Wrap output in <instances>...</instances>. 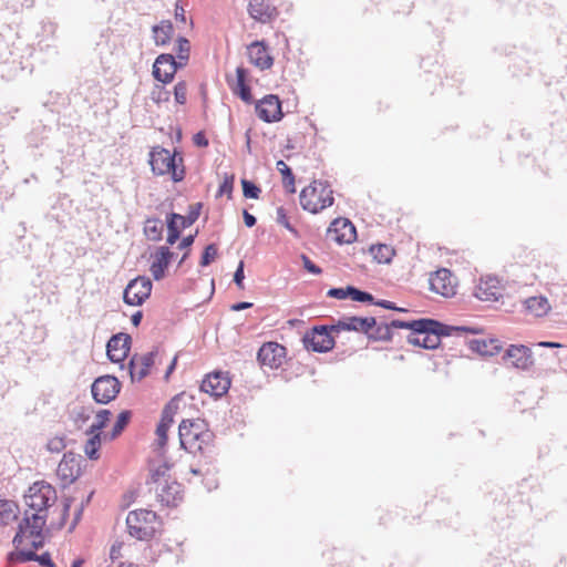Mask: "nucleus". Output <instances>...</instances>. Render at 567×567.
Masks as SVG:
<instances>
[{"mask_svg": "<svg viewBox=\"0 0 567 567\" xmlns=\"http://www.w3.org/2000/svg\"><path fill=\"white\" fill-rule=\"evenodd\" d=\"M197 236V231L195 234H189L181 239V241L177 244V249L179 250H189V248L193 246L195 238Z\"/></svg>", "mask_w": 567, "mask_h": 567, "instance_id": "64", "label": "nucleus"}, {"mask_svg": "<svg viewBox=\"0 0 567 567\" xmlns=\"http://www.w3.org/2000/svg\"><path fill=\"white\" fill-rule=\"evenodd\" d=\"M202 209H203V203L198 202V203L192 204L188 207V213L186 216L188 217V219L193 220V223L195 224L200 216Z\"/></svg>", "mask_w": 567, "mask_h": 567, "instance_id": "62", "label": "nucleus"}, {"mask_svg": "<svg viewBox=\"0 0 567 567\" xmlns=\"http://www.w3.org/2000/svg\"><path fill=\"white\" fill-rule=\"evenodd\" d=\"M213 437V432H210L209 430H204V427L202 426L200 429H197L196 432H194L193 442L194 444L198 443L196 447L198 451H203V446L209 444Z\"/></svg>", "mask_w": 567, "mask_h": 567, "instance_id": "49", "label": "nucleus"}, {"mask_svg": "<svg viewBox=\"0 0 567 567\" xmlns=\"http://www.w3.org/2000/svg\"><path fill=\"white\" fill-rule=\"evenodd\" d=\"M158 355V348L154 347L151 351L140 357L141 369L137 371V377L133 378V383L140 382L150 375L155 360Z\"/></svg>", "mask_w": 567, "mask_h": 567, "instance_id": "29", "label": "nucleus"}, {"mask_svg": "<svg viewBox=\"0 0 567 567\" xmlns=\"http://www.w3.org/2000/svg\"><path fill=\"white\" fill-rule=\"evenodd\" d=\"M256 115L265 123H277L285 116L278 95L267 94L255 103Z\"/></svg>", "mask_w": 567, "mask_h": 567, "instance_id": "10", "label": "nucleus"}, {"mask_svg": "<svg viewBox=\"0 0 567 567\" xmlns=\"http://www.w3.org/2000/svg\"><path fill=\"white\" fill-rule=\"evenodd\" d=\"M370 305L377 306V307H380V308H383L386 310L401 312V313L409 311L406 308L396 306V303L393 301L385 300V299H377L374 296H373V300H372V302H370Z\"/></svg>", "mask_w": 567, "mask_h": 567, "instance_id": "54", "label": "nucleus"}, {"mask_svg": "<svg viewBox=\"0 0 567 567\" xmlns=\"http://www.w3.org/2000/svg\"><path fill=\"white\" fill-rule=\"evenodd\" d=\"M166 473L163 467H156L151 470L150 477L146 480V485L157 484L162 478H165Z\"/></svg>", "mask_w": 567, "mask_h": 567, "instance_id": "60", "label": "nucleus"}, {"mask_svg": "<svg viewBox=\"0 0 567 567\" xmlns=\"http://www.w3.org/2000/svg\"><path fill=\"white\" fill-rule=\"evenodd\" d=\"M127 530L132 537H135L138 540H150L155 536V533H156L154 527L141 526V525L131 527Z\"/></svg>", "mask_w": 567, "mask_h": 567, "instance_id": "45", "label": "nucleus"}, {"mask_svg": "<svg viewBox=\"0 0 567 567\" xmlns=\"http://www.w3.org/2000/svg\"><path fill=\"white\" fill-rule=\"evenodd\" d=\"M369 252L378 264H390L394 256V249L385 244L371 245Z\"/></svg>", "mask_w": 567, "mask_h": 567, "instance_id": "32", "label": "nucleus"}, {"mask_svg": "<svg viewBox=\"0 0 567 567\" xmlns=\"http://www.w3.org/2000/svg\"><path fill=\"white\" fill-rule=\"evenodd\" d=\"M25 504L35 513L47 512L56 499L55 488L44 482H34L24 495Z\"/></svg>", "mask_w": 567, "mask_h": 567, "instance_id": "5", "label": "nucleus"}, {"mask_svg": "<svg viewBox=\"0 0 567 567\" xmlns=\"http://www.w3.org/2000/svg\"><path fill=\"white\" fill-rule=\"evenodd\" d=\"M276 167L282 176V185L288 194L296 193L295 175L290 166H288L282 159L276 163Z\"/></svg>", "mask_w": 567, "mask_h": 567, "instance_id": "35", "label": "nucleus"}, {"mask_svg": "<svg viewBox=\"0 0 567 567\" xmlns=\"http://www.w3.org/2000/svg\"><path fill=\"white\" fill-rule=\"evenodd\" d=\"M175 56L181 60H185V58H189L190 55V42L184 35H178L176 38V45L174 48Z\"/></svg>", "mask_w": 567, "mask_h": 567, "instance_id": "46", "label": "nucleus"}, {"mask_svg": "<svg viewBox=\"0 0 567 567\" xmlns=\"http://www.w3.org/2000/svg\"><path fill=\"white\" fill-rule=\"evenodd\" d=\"M503 360L523 370H527L534 363L532 350L524 344H511L506 349Z\"/></svg>", "mask_w": 567, "mask_h": 567, "instance_id": "19", "label": "nucleus"}, {"mask_svg": "<svg viewBox=\"0 0 567 567\" xmlns=\"http://www.w3.org/2000/svg\"><path fill=\"white\" fill-rule=\"evenodd\" d=\"M231 380L227 372L215 370L205 375L200 383V391L214 399L223 398L230 389Z\"/></svg>", "mask_w": 567, "mask_h": 567, "instance_id": "12", "label": "nucleus"}, {"mask_svg": "<svg viewBox=\"0 0 567 567\" xmlns=\"http://www.w3.org/2000/svg\"><path fill=\"white\" fill-rule=\"evenodd\" d=\"M525 311L535 316L543 317L550 310V305L545 296H533L523 301Z\"/></svg>", "mask_w": 567, "mask_h": 567, "instance_id": "27", "label": "nucleus"}, {"mask_svg": "<svg viewBox=\"0 0 567 567\" xmlns=\"http://www.w3.org/2000/svg\"><path fill=\"white\" fill-rule=\"evenodd\" d=\"M89 436L84 445V453L89 460L96 461L100 458L101 434L95 433Z\"/></svg>", "mask_w": 567, "mask_h": 567, "instance_id": "39", "label": "nucleus"}, {"mask_svg": "<svg viewBox=\"0 0 567 567\" xmlns=\"http://www.w3.org/2000/svg\"><path fill=\"white\" fill-rule=\"evenodd\" d=\"M174 100L176 104L184 105L187 101V82L178 81L173 89Z\"/></svg>", "mask_w": 567, "mask_h": 567, "instance_id": "51", "label": "nucleus"}, {"mask_svg": "<svg viewBox=\"0 0 567 567\" xmlns=\"http://www.w3.org/2000/svg\"><path fill=\"white\" fill-rule=\"evenodd\" d=\"M423 323V317L412 320H403V319H392L388 322L390 329L393 331L394 329H406L410 330V333H413L415 329H419Z\"/></svg>", "mask_w": 567, "mask_h": 567, "instance_id": "41", "label": "nucleus"}, {"mask_svg": "<svg viewBox=\"0 0 567 567\" xmlns=\"http://www.w3.org/2000/svg\"><path fill=\"white\" fill-rule=\"evenodd\" d=\"M248 60L261 71L274 65V56L269 53L268 43L265 40H255L247 47Z\"/></svg>", "mask_w": 567, "mask_h": 567, "instance_id": "15", "label": "nucleus"}, {"mask_svg": "<svg viewBox=\"0 0 567 567\" xmlns=\"http://www.w3.org/2000/svg\"><path fill=\"white\" fill-rule=\"evenodd\" d=\"M453 279L454 276L450 269L440 268L430 278V288L432 291L440 293L441 296H453L455 295Z\"/></svg>", "mask_w": 567, "mask_h": 567, "instance_id": "20", "label": "nucleus"}, {"mask_svg": "<svg viewBox=\"0 0 567 567\" xmlns=\"http://www.w3.org/2000/svg\"><path fill=\"white\" fill-rule=\"evenodd\" d=\"M148 164L155 176L169 175L173 183H181L185 179L184 157L177 148L171 153L163 146H153L148 153Z\"/></svg>", "mask_w": 567, "mask_h": 567, "instance_id": "1", "label": "nucleus"}, {"mask_svg": "<svg viewBox=\"0 0 567 567\" xmlns=\"http://www.w3.org/2000/svg\"><path fill=\"white\" fill-rule=\"evenodd\" d=\"M375 327V318L374 317H361V316H343L339 318L331 328H334V332L341 331H353L360 332L367 336L369 339V334Z\"/></svg>", "mask_w": 567, "mask_h": 567, "instance_id": "13", "label": "nucleus"}, {"mask_svg": "<svg viewBox=\"0 0 567 567\" xmlns=\"http://www.w3.org/2000/svg\"><path fill=\"white\" fill-rule=\"evenodd\" d=\"M132 416L133 413L131 410H122L117 414L116 420L112 426V430L109 432V439L115 440L116 437H118L130 424Z\"/></svg>", "mask_w": 567, "mask_h": 567, "instance_id": "34", "label": "nucleus"}, {"mask_svg": "<svg viewBox=\"0 0 567 567\" xmlns=\"http://www.w3.org/2000/svg\"><path fill=\"white\" fill-rule=\"evenodd\" d=\"M122 390L121 381L113 374H103L91 384L92 399L97 404H109L117 398Z\"/></svg>", "mask_w": 567, "mask_h": 567, "instance_id": "6", "label": "nucleus"}, {"mask_svg": "<svg viewBox=\"0 0 567 567\" xmlns=\"http://www.w3.org/2000/svg\"><path fill=\"white\" fill-rule=\"evenodd\" d=\"M333 190L327 181H313L299 195L302 209L318 214L334 203Z\"/></svg>", "mask_w": 567, "mask_h": 567, "instance_id": "2", "label": "nucleus"}, {"mask_svg": "<svg viewBox=\"0 0 567 567\" xmlns=\"http://www.w3.org/2000/svg\"><path fill=\"white\" fill-rule=\"evenodd\" d=\"M18 505L13 501L0 499V523L7 524L9 520L16 519L17 514L14 511Z\"/></svg>", "mask_w": 567, "mask_h": 567, "instance_id": "40", "label": "nucleus"}, {"mask_svg": "<svg viewBox=\"0 0 567 567\" xmlns=\"http://www.w3.org/2000/svg\"><path fill=\"white\" fill-rule=\"evenodd\" d=\"M182 484L177 481L168 482L165 480V484L156 493L157 501L166 507H175L183 499Z\"/></svg>", "mask_w": 567, "mask_h": 567, "instance_id": "22", "label": "nucleus"}, {"mask_svg": "<svg viewBox=\"0 0 567 567\" xmlns=\"http://www.w3.org/2000/svg\"><path fill=\"white\" fill-rule=\"evenodd\" d=\"M202 424L189 419H185L179 423L178 426V437L181 447L185 451H190V447L194 445L193 435L197 429H200Z\"/></svg>", "mask_w": 567, "mask_h": 567, "instance_id": "26", "label": "nucleus"}, {"mask_svg": "<svg viewBox=\"0 0 567 567\" xmlns=\"http://www.w3.org/2000/svg\"><path fill=\"white\" fill-rule=\"evenodd\" d=\"M18 555V561L19 563H28V561H34L37 553L33 549L29 548H20L17 549Z\"/></svg>", "mask_w": 567, "mask_h": 567, "instance_id": "58", "label": "nucleus"}, {"mask_svg": "<svg viewBox=\"0 0 567 567\" xmlns=\"http://www.w3.org/2000/svg\"><path fill=\"white\" fill-rule=\"evenodd\" d=\"M277 218H276V221L281 225L282 227H285L295 238H300V233L299 230L290 223L289 218H288V215H287V210L285 209V207L282 206H279L277 207Z\"/></svg>", "mask_w": 567, "mask_h": 567, "instance_id": "44", "label": "nucleus"}, {"mask_svg": "<svg viewBox=\"0 0 567 567\" xmlns=\"http://www.w3.org/2000/svg\"><path fill=\"white\" fill-rule=\"evenodd\" d=\"M227 83L230 86L233 93L238 96L244 103L252 104L255 103L251 87L248 82H234L229 78H227Z\"/></svg>", "mask_w": 567, "mask_h": 567, "instance_id": "33", "label": "nucleus"}, {"mask_svg": "<svg viewBox=\"0 0 567 567\" xmlns=\"http://www.w3.org/2000/svg\"><path fill=\"white\" fill-rule=\"evenodd\" d=\"M287 349L277 342H266L257 351V361L261 367L278 369L282 364Z\"/></svg>", "mask_w": 567, "mask_h": 567, "instance_id": "14", "label": "nucleus"}, {"mask_svg": "<svg viewBox=\"0 0 567 567\" xmlns=\"http://www.w3.org/2000/svg\"><path fill=\"white\" fill-rule=\"evenodd\" d=\"M85 462L83 456L73 452L64 453L59 463L56 475L63 482L62 488H66L73 484L82 474V463Z\"/></svg>", "mask_w": 567, "mask_h": 567, "instance_id": "8", "label": "nucleus"}, {"mask_svg": "<svg viewBox=\"0 0 567 567\" xmlns=\"http://www.w3.org/2000/svg\"><path fill=\"white\" fill-rule=\"evenodd\" d=\"M189 58L181 60L172 53H161L156 56L152 75L155 81L162 84H169L174 81L176 73L188 64Z\"/></svg>", "mask_w": 567, "mask_h": 567, "instance_id": "3", "label": "nucleus"}, {"mask_svg": "<svg viewBox=\"0 0 567 567\" xmlns=\"http://www.w3.org/2000/svg\"><path fill=\"white\" fill-rule=\"evenodd\" d=\"M132 346V337L126 332H117L111 336L106 342V357L112 363L120 364L124 369V360L127 358Z\"/></svg>", "mask_w": 567, "mask_h": 567, "instance_id": "9", "label": "nucleus"}, {"mask_svg": "<svg viewBox=\"0 0 567 567\" xmlns=\"http://www.w3.org/2000/svg\"><path fill=\"white\" fill-rule=\"evenodd\" d=\"M393 337H394V332L390 329L388 322L378 323L375 321V327L369 334V340L391 342L393 340Z\"/></svg>", "mask_w": 567, "mask_h": 567, "instance_id": "36", "label": "nucleus"}, {"mask_svg": "<svg viewBox=\"0 0 567 567\" xmlns=\"http://www.w3.org/2000/svg\"><path fill=\"white\" fill-rule=\"evenodd\" d=\"M174 420L165 419L161 415L159 422L156 425L157 445L158 449L164 450L168 442V431Z\"/></svg>", "mask_w": 567, "mask_h": 567, "instance_id": "38", "label": "nucleus"}, {"mask_svg": "<svg viewBox=\"0 0 567 567\" xmlns=\"http://www.w3.org/2000/svg\"><path fill=\"white\" fill-rule=\"evenodd\" d=\"M218 256V247L216 244L212 243L205 246L200 259H199V266L200 267H207L209 266Z\"/></svg>", "mask_w": 567, "mask_h": 567, "instance_id": "47", "label": "nucleus"}, {"mask_svg": "<svg viewBox=\"0 0 567 567\" xmlns=\"http://www.w3.org/2000/svg\"><path fill=\"white\" fill-rule=\"evenodd\" d=\"M333 331L334 328H331V324L313 326L302 336L305 349L317 353H327L331 351L336 346V340L331 336V332Z\"/></svg>", "mask_w": 567, "mask_h": 567, "instance_id": "4", "label": "nucleus"}, {"mask_svg": "<svg viewBox=\"0 0 567 567\" xmlns=\"http://www.w3.org/2000/svg\"><path fill=\"white\" fill-rule=\"evenodd\" d=\"M300 259L302 261V267L306 271L312 275H321L322 268L315 264L306 254L300 255Z\"/></svg>", "mask_w": 567, "mask_h": 567, "instance_id": "56", "label": "nucleus"}, {"mask_svg": "<svg viewBox=\"0 0 567 567\" xmlns=\"http://www.w3.org/2000/svg\"><path fill=\"white\" fill-rule=\"evenodd\" d=\"M112 416V412L107 409H102L96 413V421L90 425V427L85 431L86 435L95 434L102 432L110 422Z\"/></svg>", "mask_w": 567, "mask_h": 567, "instance_id": "37", "label": "nucleus"}, {"mask_svg": "<svg viewBox=\"0 0 567 567\" xmlns=\"http://www.w3.org/2000/svg\"><path fill=\"white\" fill-rule=\"evenodd\" d=\"M243 195L247 199H258L261 194V187L257 185L254 181L248 178L240 179Z\"/></svg>", "mask_w": 567, "mask_h": 567, "instance_id": "43", "label": "nucleus"}, {"mask_svg": "<svg viewBox=\"0 0 567 567\" xmlns=\"http://www.w3.org/2000/svg\"><path fill=\"white\" fill-rule=\"evenodd\" d=\"M162 83L155 84L151 92V100L156 104L168 102L171 99V92Z\"/></svg>", "mask_w": 567, "mask_h": 567, "instance_id": "50", "label": "nucleus"}, {"mask_svg": "<svg viewBox=\"0 0 567 567\" xmlns=\"http://www.w3.org/2000/svg\"><path fill=\"white\" fill-rule=\"evenodd\" d=\"M34 557V561L39 563V565H41L42 567H56L49 551L37 554Z\"/></svg>", "mask_w": 567, "mask_h": 567, "instance_id": "61", "label": "nucleus"}, {"mask_svg": "<svg viewBox=\"0 0 567 567\" xmlns=\"http://www.w3.org/2000/svg\"><path fill=\"white\" fill-rule=\"evenodd\" d=\"M138 363H140V357L137 353L132 355L126 364L124 363V369L127 370L132 382H133V378L137 377L136 367Z\"/></svg>", "mask_w": 567, "mask_h": 567, "instance_id": "59", "label": "nucleus"}, {"mask_svg": "<svg viewBox=\"0 0 567 567\" xmlns=\"http://www.w3.org/2000/svg\"><path fill=\"white\" fill-rule=\"evenodd\" d=\"M235 184V175L234 174H225L223 181L220 182L216 197L227 195L228 198H231V194L234 190Z\"/></svg>", "mask_w": 567, "mask_h": 567, "instance_id": "48", "label": "nucleus"}, {"mask_svg": "<svg viewBox=\"0 0 567 567\" xmlns=\"http://www.w3.org/2000/svg\"><path fill=\"white\" fill-rule=\"evenodd\" d=\"M244 280H245V262L243 260H240L237 265L235 272H234L233 281L238 288L243 289Z\"/></svg>", "mask_w": 567, "mask_h": 567, "instance_id": "57", "label": "nucleus"}, {"mask_svg": "<svg viewBox=\"0 0 567 567\" xmlns=\"http://www.w3.org/2000/svg\"><path fill=\"white\" fill-rule=\"evenodd\" d=\"M175 29L171 20H162L152 27L153 39L156 47H166L171 43Z\"/></svg>", "mask_w": 567, "mask_h": 567, "instance_id": "25", "label": "nucleus"}, {"mask_svg": "<svg viewBox=\"0 0 567 567\" xmlns=\"http://www.w3.org/2000/svg\"><path fill=\"white\" fill-rule=\"evenodd\" d=\"M247 10L250 18L260 23L270 22L277 14V10L266 3L265 0H250Z\"/></svg>", "mask_w": 567, "mask_h": 567, "instance_id": "23", "label": "nucleus"}, {"mask_svg": "<svg viewBox=\"0 0 567 567\" xmlns=\"http://www.w3.org/2000/svg\"><path fill=\"white\" fill-rule=\"evenodd\" d=\"M175 257L176 254L172 251L168 246H159L156 248L153 255V261L150 266V271L154 280L161 281L166 277L167 270Z\"/></svg>", "mask_w": 567, "mask_h": 567, "instance_id": "17", "label": "nucleus"}, {"mask_svg": "<svg viewBox=\"0 0 567 567\" xmlns=\"http://www.w3.org/2000/svg\"><path fill=\"white\" fill-rule=\"evenodd\" d=\"M140 522L152 524L157 519V514L151 509H138Z\"/></svg>", "mask_w": 567, "mask_h": 567, "instance_id": "63", "label": "nucleus"}, {"mask_svg": "<svg viewBox=\"0 0 567 567\" xmlns=\"http://www.w3.org/2000/svg\"><path fill=\"white\" fill-rule=\"evenodd\" d=\"M73 497L71 496H64L63 497V501H62V513H61V517H60V520L59 523L56 524V529H62L65 524H66V520L70 516V509H71V506L73 504Z\"/></svg>", "mask_w": 567, "mask_h": 567, "instance_id": "53", "label": "nucleus"}, {"mask_svg": "<svg viewBox=\"0 0 567 567\" xmlns=\"http://www.w3.org/2000/svg\"><path fill=\"white\" fill-rule=\"evenodd\" d=\"M152 280L146 276L131 279L123 290V302L127 306H142L151 296Z\"/></svg>", "mask_w": 567, "mask_h": 567, "instance_id": "7", "label": "nucleus"}, {"mask_svg": "<svg viewBox=\"0 0 567 567\" xmlns=\"http://www.w3.org/2000/svg\"><path fill=\"white\" fill-rule=\"evenodd\" d=\"M182 394H176L163 408L161 415L165 419H173L179 409V398Z\"/></svg>", "mask_w": 567, "mask_h": 567, "instance_id": "52", "label": "nucleus"}, {"mask_svg": "<svg viewBox=\"0 0 567 567\" xmlns=\"http://www.w3.org/2000/svg\"><path fill=\"white\" fill-rule=\"evenodd\" d=\"M467 344L472 352L482 357H493L502 350L498 339H471Z\"/></svg>", "mask_w": 567, "mask_h": 567, "instance_id": "24", "label": "nucleus"}, {"mask_svg": "<svg viewBox=\"0 0 567 567\" xmlns=\"http://www.w3.org/2000/svg\"><path fill=\"white\" fill-rule=\"evenodd\" d=\"M426 329H431L432 334H435L440 342L442 343L443 338L452 337V336H462L464 333L477 334L480 329L471 326H453L447 324L443 321H440L434 318L423 317V323Z\"/></svg>", "mask_w": 567, "mask_h": 567, "instance_id": "11", "label": "nucleus"}, {"mask_svg": "<svg viewBox=\"0 0 567 567\" xmlns=\"http://www.w3.org/2000/svg\"><path fill=\"white\" fill-rule=\"evenodd\" d=\"M328 234L333 235L332 239L339 245L351 244L357 240L355 226L344 217L333 219L328 227Z\"/></svg>", "mask_w": 567, "mask_h": 567, "instance_id": "16", "label": "nucleus"}, {"mask_svg": "<svg viewBox=\"0 0 567 567\" xmlns=\"http://www.w3.org/2000/svg\"><path fill=\"white\" fill-rule=\"evenodd\" d=\"M497 280L495 278H489L485 282V287L482 285L477 286L474 292V296L483 301H496L501 297L498 289L496 287Z\"/></svg>", "mask_w": 567, "mask_h": 567, "instance_id": "30", "label": "nucleus"}, {"mask_svg": "<svg viewBox=\"0 0 567 567\" xmlns=\"http://www.w3.org/2000/svg\"><path fill=\"white\" fill-rule=\"evenodd\" d=\"M406 341L414 347H420L425 350H436L441 347L440 339H437L435 334H432L431 329H426L424 324H421L419 329L410 333L406 337Z\"/></svg>", "mask_w": 567, "mask_h": 567, "instance_id": "21", "label": "nucleus"}, {"mask_svg": "<svg viewBox=\"0 0 567 567\" xmlns=\"http://www.w3.org/2000/svg\"><path fill=\"white\" fill-rule=\"evenodd\" d=\"M164 223L157 217H150L145 221L144 234L152 241L163 239Z\"/></svg>", "mask_w": 567, "mask_h": 567, "instance_id": "31", "label": "nucleus"}, {"mask_svg": "<svg viewBox=\"0 0 567 567\" xmlns=\"http://www.w3.org/2000/svg\"><path fill=\"white\" fill-rule=\"evenodd\" d=\"M327 297L338 300L349 298L353 301L368 305L373 300V295L371 292L362 290L353 285H347L346 287H332L327 291Z\"/></svg>", "mask_w": 567, "mask_h": 567, "instance_id": "18", "label": "nucleus"}, {"mask_svg": "<svg viewBox=\"0 0 567 567\" xmlns=\"http://www.w3.org/2000/svg\"><path fill=\"white\" fill-rule=\"evenodd\" d=\"M32 518V526L29 530V536L33 538H39L41 536H44V526L47 523V514L41 515L39 513H33L31 515Z\"/></svg>", "mask_w": 567, "mask_h": 567, "instance_id": "42", "label": "nucleus"}, {"mask_svg": "<svg viewBox=\"0 0 567 567\" xmlns=\"http://www.w3.org/2000/svg\"><path fill=\"white\" fill-rule=\"evenodd\" d=\"M179 219H182V215L175 212H171L166 215L165 225L167 228V237L166 243L169 246H173L178 241L181 235L183 233L182 228H179Z\"/></svg>", "mask_w": 567, "mask_h": 567, "instance_id": "28", "label": "nucleus"}, {"mask_svg": "<svg viewBox=\"0 0 567 567\" xmlns=\"http://www.w3.org/2000/svg\"><path fill=\"white\" fill-rule=\"evenodd\" d=\"M66 446L68 442L65 436H55L51 439L47 444L48 450L52 453H59Z\"/></svg>", "mask_w": 567, "mask_h": 567, "instance_id": "55", "label": "nucleus"}]
</instances>
